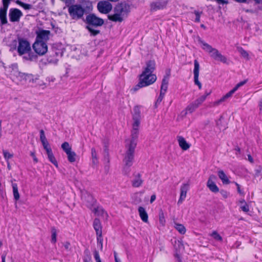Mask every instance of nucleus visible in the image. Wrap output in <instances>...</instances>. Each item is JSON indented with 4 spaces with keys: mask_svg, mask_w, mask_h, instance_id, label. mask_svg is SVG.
I'll use <instances>...</instances> for the list:
<instances>
[{
    "mask_svg": "<svg viewBox=\"0 0 262 262\" xmlns=\"http://www.w3.org/2000/svg\"><path fill=\"white\" fill-rule=\"evenodd\" d=\"M169 81V76H164L162 79V84L161 86L160 92L165 94L168 88V84Z\"/></svg>",
    "mask_w": 262,
    "mask_h": 262,
    "instance_id": "23",
    "label": "nucleus"
},
{
    "mask_svg": "<svg viewBox=\"0 0 262 262\" xmlns=\"http://www.w3.org/2000/svg\"><path fill=\"white\" fill-rule=\"evenodd\" d=\"M91 155L93 159V162L95 164L97 162L96 151L94 148L91 149Z\"/></svg>",
    "mask_w": 262,
    "mask_h": 262,
    "instance_id": "41",
    "label": "nucleus"
},
{
    "mask_svg": "<svg viewBox=\"0 0 262 262\" xmlns=\"http://www.w3.org/2000/svg\"><path fill=\"white\" fill-rule=\"evenodd\" d=\"M10 1L11 0H3V7L1 8L8 10Z\"/></svg>",
    "mask_w": 262,
    "mask_h": 262,
    "instance_id": "50",
    "label": "nucleus"
},
{
    "mask_svg": "<svg viewBox=\"0 0 262 262\" xmlns=\"http://www.w3.org/2000/svg\"><path fill=\"white\" fill-rule=\"evenodd\" d=\"M199 42L201 44L203 49L207 52L213 59L224 63L227 62V58L217 49L212 48L210 45L201 40H199Z\"/></svg>",
    "mask_w": 262,
    "mask_h": 262,
    "instance_id": "4",
    "label": "nucleus"
},
{
    "mask_svg": "<svg viewBox=\"0 0 262 262\" xmlns=\"http://www.w3.org/2000/svg\"><path fill=\"white\" fill-rule=\"evenodd\" d=\"M139 134V129L133 128L131 132V139L128 140L126 141V143H127L128 145H132V144H135V146L137 145V140Z\"/></svg>",
    "mask_w": 262,
    "mask_h": 262,
    "instance_id": "17",
    "label": "nucleus"
},
{
    "mask_svg": "<svg viewBox=\"0 0 262 262\" xmlns=\"http://www.w3.org/2000/svg\"><path fill=\"white\" fill-rule=\"evenodd\" d=\"M93 227L96 231L97 236H102V226L100 220L95 219L93 222Z\"/></svg>",
    "mask_w": 262,
    "mask_h": 262,
    "instance_id": "19",
    "label": "nucleus"
},
{
    "mask_svg": "<svg viewBox=\"0 0 262 262\" xmlns=\"http://www.w3.org/2000/svg\"><path fill=\"white\" fill-rule=\"evenodd\" d=\"M194 14L195 15V21L200 22L201 13L198 11H195Z\"/></svg>",
    "mask_w": 262,
    "mask_h": 262,
    "instance_id": "52",
    "label": "nucleus"
},
{
    "mask_svg": "<svg viewBox=\"0 0 262 262\" xmlns=\"http://www.w3.org/2000/svg\"><path fill=\"white\" fill-rule=\"evenodd\" d=\"M248 160H249L251 163H253V158H252V157H251V156L250 155H248Z\"/></svg>",
    "mask_w": 262,
    "mask_h": 262,
    "instance_id": "60",
    "label": "nucleus"
},
{
    "mask_svg": "<svg viewBox=\"0 0 262 262\" xmlns=\"http://www.w3.org/2000/svg\"><path fill=\"white\" fill-rule=\"evenodd\" d=\"M189 189L188 184H183L180 188V196L178 201V204H181L186 197V194Z\"/></svg>",
    "mask_w": 262,
    "mask_h": 262,
    "instance_id": "16",
    "label": "nucleus"
},
{
    "mask_svg": "<svg viewBox=\"0 0 262 262\" xmlns=\"http://www.w3.org/2000/svg\"><path fill=\"white\" fill-rule=\"evenodd\" d=\"M61 148L66 154H68L69 152L72 151L71 147L67 142H64L62 144Z\"/></svg>",
    "mask_w": 262,
    "mask_h": 262,
    "instance_id": "36",
    "label": "nucleus"
},
{
    "mask_svg": "<svg viewBox=\"0 0 262 262\" xmlns=\"http://www.w3.org/2000/svg\"><path fill=\"white\" fill-rule=\"evenodd\" d=\"M3 155L5 159V160H7V161H8V160L12 158L13 157V155L12 154L10 153L7 150H4L3 151Z\"/></svg>",
    "mask_w": 262,
    "mask_h": 262,
    "instance_id": "42",
    "label": "nucleus"
},
{
    "mask_svg": "<svg viewBox=\"0 0 262 262\" xmlns=\"http://www.w3.org/2000/svg\"><path fill=\"white\" fill-rule=\"evenodd\" d=\"M31 156L33 157V160L35 162V163H37L38 162V159H37V158L36 157L35 155V153L33 152H31Z\"/></svg>",
    "mask_w": 262,
    "mask_h": 262,
    "instance_id": "56",
    "label": "nucleus"
},
{
    "mask_svg": "<svg viewBox=\"0 0 262 262\" xmlns=\"http://www.w3.org/2000/svg\"><path fill=\"white\" fill-rule=\"evenodd\" d=\"M97 8L100 12L107 14L112 9V5L108 1H100L97 4Z\"/></svg>",
    "mask_w": 262,
    "mask_h": 262,
    "instance_id": "11",
    "label": "nucleus"
},
{
    "mask_svg": "<svg viewBox=\"0 0 262 262\" xmlns=\"http://www.w3.org/2000/svg\"><path fill=\"white\" fill-rule=\"evenodd\" d=\"M6 255L3 254L2 256V262H5V258H6Z\"/></svg>",
    "mask_w": 262,
    "mask_h": 262,
    "instance_id": "61",
    "label": "nucleus"
},
{
    "mask_svg": "<svg viewBox=\"0 0 262 262\" xmlns=\"http://www.w3.org/2000/svg\"><path fill=\"white\" fill-rule=\"evenodd\" d=\"M134 123L133 124V128L139 129V125L140 124V119H133Z\"/></svg>",
    "mask_w": 262,
    "mask_h": 262,
    "instance_id": "46",
    "label": "nucleus"
},
{
    "mask_svg": "<svg viewBox=\"0 0 262 262\" xmlns=\"http://www.w3.org/2000/svg\"><path fill=\"white\" fill-rule=\"evenodd\" d=\"M236 185L237 186V187L238 192L241 194H243V192H242V191L240 189L239 185L236 183Z\"/></svg>",
    "mask_w": 262,
    "mask_h": 262,
    "instance_id": "59",
    "label": "nucleus"
},
{
    "mask_svg": "<svg viewBox=\"0 0 262 262\" xmlns=\"http://www.w3.org/2000/svg\"><path fill=\"white\" fill-rule=\"evenodd\" d=\"M164 95H165V94L160 92V95L157 100V101L156 103V104L157 103H160L162 101V100L164 98Z\"/></svg>",
    "mask_w": 262,
    "mask_h": 262,
    "instance_id": "51",
    "label": "nucleus"
},
{
    "mask_svg": "<svg viewBox=\"0 0 262 262\" xmlns=\"http://www.w3.org/2000/svg\"><path fill=\"white\" fill-rule=\"evenodd\" d=\"M211 92L210 91L209 92H205V94L203 95V96H206V98L207 97V96H208V95H209L210 94H211Z\"/></svg>",
    "mask_w": 262,
    "mask_h": 262,
    "instance_id": "63",
    "label": "nucleus"
},
{
    "mask_svg": "<svg viewBox=\"0 0 262 262\" xmlns=\"http://www.w3.org/2000/svg\"><path fill=\"white\" fill-rule=\"evenodd\" d=\"M257 4H262V0H254Z\"/></svg>",
    "mask_w": 262,
    "mask_h": 262,
    "instance_id": "64",
    "label": "nucleus"
},
{
    "mask_svg": "<svg viewBox=\"0 0 262 262\" xmlns=\"http://www.w3.org/2000/svg\"><path fill=\"white\" fill-rule=\"evenodd\" d=\"M16 3L21 7H23L25 10H30L32 8V6L30 4H25L19 0H17Z\"/></svg>",
    "mask_w": 262,
    "mask_h": 262,
    "instance_id": "37",
    "label": "nucleus"
},
{
    "mask_svg": "<svg viewBox=\"0 0 262 262\" xmlns=\"http://www.w3.org/2000/svg\"><path fill=\"white\" fill-rule=\"evenodd\" d=\"M48 155V157L50 161L53 163L56 167H58V163L57 161L56 160L55 158L54 157L52 151L47 153Z\"/></svg>",
    "mask_w": 262,
    "mask_h": 262,
    "instance_id": "34",
    "label": "nucleus"
},
{
    "mask_svg": "<svg viewBox=\"0 0 262 262\" xmlns=\"http://www.w3.org/2000/svg\"><path fill=\"white\" fill-rule=\"evenodd\" d=\"M134 113L133 114V119H141V112L140 107L136 106L134 108Z\"/></svg>",
    "mask_w": 262,
    "mask_h": 262,
    "instance_id": "32",
    "label": "nucleus"
},
{
    "mask_svg": "<svg viewBox=\"0 0 262 262\" xmlns=\"http://www.w3.org/2000/svg\"><path fill=\"white\" fill-rule=\"evenodd\" d=\"M155 68L156 63L154 61L149 60L146 62V67L140 75L139 82L134 88L135 91L138 90L139 88L152 84L156 81L157 76L153 74Z\"/></svg>",
    "mask_w": 262,
    "mask_h": 262,
    "instance_id": "1",
    "label": "nucleus"
},
{
    "mask_svg": "<svg viewBox=\"0 0 262 262\" xmlns=\"http://www.w3.org/2000/svg\"><path fill=\"white\" fill-rule=\"evenodd\" d=\"M178 141L180 147L184 150H186L190 147V144L182 136L178 137Z\"/></svg>",
    "mask_w": 262,
    "mask_h": 262,
    "instance_id": "21",
    "label": "nucleus"
},
{
    "mask_svg": "<svg viewBox=\"0 0 262 262\" xmlns=\"http://www.w3.org/2000/svg\"><path fill=\"white\" fill-rule=\"evenodd\" d=\"M23 15V13L18 9L11 8L9 10V17L11 22H18Z\"/></svg>",
    "mask_w": 262,
    "mask_h": 262,
    "instance_id": "10",
    "label": "nucleus"
},
{
    "mask_svg": "<svg viewBox=\"0 0 262 262\" xmlns=\"http://www.w3.org/2000/svg\"><path fill=\"white\" fill-rule=\"evenodd\" d=\"M239 203L241 204L240 208L243 211L247 212L249 211V206L244 199L239 200Z\"/></svg>",
    "mask_w": 262,
    "mask_h": 262,
    "instance_id": "33",
    "label": "nucleus"
},
{
    "mask_svg": "<svg viewBox=\"0 0 262 262\" xmlns=\"http://www.w3.org/2000/svg\"><path fill=\"white\" fill-rule=\"evenodd\" d=\"M210 236H211L216 241H222V237L216 231H213L210 234Z\"/></svg>",
    "mask_w": 262,
    "mask_h": 262,
    "instance_id": "40",
    "label": "nucleus"
},
{
    "mask_svg": "<svg viewBox=\"0 0 262 262\" xmlns=\"http://www.w3.org/2000/svg\"><path fill=\"white\" fill-rule=\"evenodd\" d=\"M39 133L40 140L41 141V143L48 142L44 131L42 129H41L39 132Z\"/></svg>",
    "mask_w": 262,
    "mask_h": 262,
    "instance_id": "43",
    "label": "nucleus"
},
{
    "mask_svg": "<svg viewBox=\"0 0 262 262\" xmlns=\"http://www.w3.org/2000/svg\"><path fill=\"white\" fill-rule=\"evenodd\" d=\"M49 62L50 63H56L57 61L56 60H52L48 59Z\"/></svg>",
    "mask_w": 262,
    "mask_h": 262,
    "instance_id": "62",
    "label": "nucleus"
},
{
    "mask_svg": "<svg viewBox=\"0 0 262 262\" xmlns=\"http://www.w3.org/2000/svg\"><path fill=\"white\" fill-rule=\"evenodd\" d=\"M132 165H126L124 163V165L123 168V172L125 175H128L130 172V167Z\"/></svg>",
    "mask_w": 262,
    "mask_h": 262,
    "instance_id": "45",
    "label": "nucleus"
},
{
    "mask_svg": "<svg viewBox=\"0 0 262 262\" xmlns=\"http://www.w3.org/2000/svg\"><path fill=\"white\" fill-rule=\"evenodd\" d=\"M18 42L17 50L19 55H26L24 56V58L26 60L34 61L37 60V56L33 53H30L31 48L28 40L23 38H18Z\"/></svg>",
    "mask_w": 262,
    "mask_h": 262,
    "instance_id": "2",
    "label": "nucleus"
},
{
    "mask_svg": "<svg viewBox=\"0 0 262 262\" xmlns=\"http://www.w3.org/2000/svg\"><path fill=\"white\" fill-rule=\"evenodd\" d=\"M7 10L0 8V20L1 25H5L8 23L7 19Z\"/></svg>",
    "mask_w": 262,
    "mask_h": 262,
    "instance_id": "26",
    "label": "nucleus"
},
{
    "mask_svg": "<svg viewBox=\"0 0 262 262\" xmlns=\"http://www.w3.org/2000/svg\"><path fill=\"white\" fill-rule=\"evenodd\" d=\"M218 176L220 179L222 180L223 184H228L230 183L227 176L223 170L219 171Z\"/></svg>",
    "mask_w": 262,
    "mask_h": 262,
    "instance_id": "28",
    "label": "nucleus"
},
{
    "mask_svg": "<svg viewBox=\"0 0 262 262\" xmlns=\"http://www.w3.org/2000/svg\"><path fill=\"white\" fill-rule=\"evenodd\" d=\"M85 10L79 4L72 5L68 7V12L73 19L78 20L82 17Z\"/></svg>",
    "mask_w": 262,
    "mask_h": 262,
    "instance_id": "6",
    "label": "nucleus"
},
{
    "mask_svg": "<svg viewBox=\"0 0 262 262\" xmlns=\"http://www.w3.org/2000/svg\"><path fill=\"white\" fill-rule=\"evenodd\" d=\"M94 256L96 261L100 260L99 254L97 250H95L94 252Z\"/></svg>",
    "mask_w": 262,
    "mask_h": 262,
    "instance_id": "54",
    "label": "nucleus"
},
{
    "mask_svg": "<svg viewBox=\"0 0 262 262\" xmlns=\"http://www.w3.org/2000/svg\"><path fill=\"white\" fill-rule=\"evenodd\" d=\"M86 23L88 25L86 28L93 35H96L99 33V31L93 29L92 27L101 26L104 24V21L102 18L97 17L94 14H90L86 17Z\"/></svg>",
    "mask_w": 262,
    "mask_h": 262,
    "instance_id": "5",
    "label": "nucleus"
},
{
    "mask_svg": "<svg viewBox=\"0 0 262 262\" xmlns=\"http://www.w3.org/2000/svg\"><path fill=\"white\" fill-rule=\"evenodd\" d=\"M138 212L139 216L141 217L142 221L145 223H147L148 216L145 209L142 207H139L138 208Z\"/></svg>",
    "mask_w": 262,
    "mask_h": 262,
    "instance_id": "25",
    "label": "nucleus"
},
{
    "mask_svg": "<svg viewBox=\"0 0 262 262\" xmlns=\"http://www.w3.org/2000/svg\"><path fill=\"white\" fill-rule=\"evenodd\" d=\"M136 147V146H135V144L129 145H128L127 143H126V152L123 159L124 163H125L126 165H132Z\"/></svg>",
    "mask_w": 262,
    "mask_h": 262,
    "instance_id": "7",
    "label": "nucleus"
},
{
    "mask_svg": "<svg viewBox=\"0 0 262 262\" xmlns=\"http://www.w3.org/2000/svg\"><path fill=\"white\" fill-rule=\"evenodd\" d=\"M198 106L193 102H192L190 104H189L187 107L186 108L185 111L186 114L189 113H192L197 108Z\"/></svg>",
    "mask_w": 262,
    "mask_h": 262,
    "instance_id": "31",
    "label": "nucleus"
},
{
    "mask_svg": "<svg viewBox=\"0 0 262 262\" xmlns=\"http://www.w3.org/2000/svg\"><path fill=\"white\" fill-rule=\"evenodd\" d=\"M206 100V96H201L193 102L199 107Z\"/></svg>",
    "mask_w": 262,
    "mask_h": 262,
    "instance_id": "39",
    "label": "nucleus"
},
{
    "mask_svg": "<svg viewBox=\"0 0 262 262\" xmlns=\"http://www.w3.org/2000/svg\"><path fill=\"white\" fill-rule=\"evenodd\" d=\"M42 144L47 153L52 151V149L49 145L48 141L47 142L42 143Z\"/></svg>",
    "mask_w": 262,
    "mask_h": 262,
    "instance_id": "48",
    "label": "nucleus"
},
{
    "mask_svg": "<svg viewBox=\"0 0 262 262\" xmlns=\"http://www.w3.org/2000/svg\"><path fill=\"white\" fill-rule=\"evenodd\" d=\"M221 193L224 198H227L229 196V192L225 190H221Z\"/></svg>",
    "mask_w": 262,
    "mask_h": 262,
    "instance_id": "53",
    "label": "nucleus"
},
{
    "mask_svg": "<svg viewBox=\"0 0 262 262\" xmlns=\"http://www.w3.org/2000/svg\"><path fill=\"white\" fill-rule=\"evenodd\" d=\"M97 245L99 247L101 250L103 249V238L101 236H97Z\"/></svg>",
    "mask_w": 262,
    "mask_h": 262,
    "instance_id": "47",
    "label": "nucleus"
},
{
    "mask_svg": "<svg viewBox=\"0 0 262 262\" xmlns=\"http://www.w3.org/2000/svg\"><path fill=\"white\" fill-rule=\"evenodd\" d=\"M63 246H64V247L65 248V249L66 250H69L70 246V244L69 242L64 243V244H63Z\"/></svg>",
    "mask_w": 262,
    "mask_h": 262,
    "instance_id": "55",
    "label": "nucleus"
},
{
    "mask_svg": "<svg viewBox=\"0 0 262 262\" xmlns=\"http://www.w3.org/2000/svg\"><path fill=\"white\" fill-rule=\"evenodd\" d=\"M35 52L39 55H44L48 51V46L46 42L36 40L33 45Z\"/></svg>",
    "mask_w": 262,
    "mask_h": 262,
    "instance_id": "8",
    "label": "nucleus"
},
{
    "mask_svg": "<svg viewBox=\"0 0 262 262\" xmlns=\"http://www.w3.org/2000/svg\"><path fill=\"white\" fill-rule=\"evenodd\" d=\"M237 50L240 54V55L242 56V57H243L246 60H249L250 59L249 53H248L247 51L245 50L242 47H237Z\"/></svg>",
    "mask_w": 262,
    "mask_h": 262,
    "instance_id": "29",
    "label": "nucleus"
},
{
    "mask_svg": "<svg viewBox=\"0 0 262 262\" xmlns=\"http://www.w3.org/2000/svg\"><path fill=\"white\" fill-rule=\"evenodd\" d=\"M12 186L13 188V193L14 198L16 201L19 199L20 196L18 190L17 185L16 183H12Z\"/></svg>",
    "mask_w": 262,
    "mask_h": 262,
    "instance_id": "30",
    "label": "nucleus"
},
{
    "mask_svg": "<svg viewBox=\"0 0 262 262\" xmlns=\"http://www.w3.org/2000/svg\"><path fill=\"white\" fill-rule=\"evenodd\" d=\"M10 68L11 69L10 72L11 77L13 81H15V77L17 74H19L18 66L17 64H13L11 65Z\"/></svg>",
    "mask_w": 262,
    "mask_h": 262,
    "instance_id": "27",
    "label": "nucleus"
},
{
    "mask_svg": "<svg viewBox=\"0 0 262 262\" xmlns=\"http://www.w3.org/2000/svg\"><path fill=\"white\" fill-rule=\"evenodd\" d=\"M93 211L96 215L101 216L105 219H107L108 216L107 212L101 207H95Z\"/></svg>",
    "mask_w": 262,
    "mask_h": 262,
    "instance_id": "22",
    "label": "nucleus"
},
{
    "mask_svg": "<svg viewBox=\"0 0 262 262\" xmlns=\"http://www.w3.org/2000/svg\"><path fill=\"white\" fill-rule=\"evenodd\" d=\"M32 76V75L26 74L19 71V74H17L15 77V81H21L23 80H27L31 79Z\"/></svg>",
    "mask_w": 262,
    "mask_h": 262,
    "instance_id": "24",
    "label": "nucleus"
},
{
    "mask_svg": "<svg viewBox=\"0 0 262 262\" xmlns=\"http://www.w3.org/2000/svg\"><path fill=\"white\" fill-rule=\"evenodd\" d=\"M199 71H200L199 63L197 60H195L194 61V70H193L194 82L195 84H196L198 86L199 89H201L202 84H201V83L199 80Z\"/></svg>",
    "mask_w": 262,
    "mask_h": 262,
    "instance_id": "13",
    "label": "nucleus"
},
{
    "mask_svg": "<svg viewBox=\"0 0 262 262\" xmlns=\"http://www.w3.org/2000/svg\"><path fill=\"white\" fill-rule=\"evenodd\" d=\"M258 106L260 113H262V98L260 100L259 102Z\"/></svg>",
    "mask_w": 262,
    "mask_h": 262,
    "instance_id": "57",
    "label": "nucleus"
},
{
    "mask_svg": "<svg viewBox=\"0 0 262 262\" xmlns=\"http://www.w3.org/2000/svg\"><path fill=\"white\" fill-rule=\"evenodd\" d=\"M68 156V159L69 162H74L76 161V154L73 151H70L67 154Z\"/></svg>",
    "mask_w": 262,
    "mask_h": 262,
    "instance_id": "35",
    "label": "nucleus"
},
{
    "mask_svg": "<svg viewBox=\"0 0 262 262\" xmlns=\"http://www.w3.org/2000/svg\"><path fill=\"white\" fill-rule=\"evenodd\" d=\"M37 37L36 40L44 41L46 42L49 38L50 31L41 30L36 32Z\"/></svg>",
    "mask_w": 262,
    "mask_h": 262,
    "instance_id": "14",
    "label": "nucleus"
},
{
    "mask_svg": "<svg viewBox=\"0 0 262 262\" xmlns=\"http://www.w3.org/2000/svg\"><path fill=\"white\" fill-rule=\"evenodd\" d=\"M156 199V196L155 194H152L151 196V198H150V203H152L154 201H155Z\"/></svg>",
    "mask_w": 262,
    "mask_h": 262,
    "instance_id": "58",
    "label": "nucleus"
},
{
    "mask_svg": "<svg viewBox=\"0 0 262 262\" xmlns=\"http://www.w3.org/2000/svg\"><path fill=\"white\" fill-rule=\"evenodd\" d=\"M216 179V177L214 175H211L207 181V186L209 190L213 192H217L219 191V189L214 183V180Z\"/></svg>",
    "mask_w": 262,
    "mask_h": 262,
    "instance_id": "15",
    "label": "nucleus"
},
{
    "mask_svg": "<svg viewBox=\"0 0 262 262\" xmlns=\"http://www.w3.org/2000/svg\"><path fill=\"white\" fill-rule=\"evenodd\" d=\"M175 228L181 233L184 234L186 232L185 227L182 224H175Z\"/></svg>",
    "mask_w": 262,
    "mask_h": 262,
    "instance_id": "38",
    "label": "nucleus"
},
{
    "mask_svg": "<svg viewBox=\"0 0 262 262\" xmlns=\"http://www.w3.org/2000/svg\"><path fill=\"white\" fill-rule=\"evenodd\" d=\"M246 83V81L245 80V81H241L240 82H239L238 83H237L236 86L232 90H231L233 93H235V92L237 90V89L241 86H243V85H244L245 83Z\"/></svg>",
    "mask_w": 262,
    "mask_h": 262,
    "instance_id": "49",
    "label": "nucleus"
},
{
    "mask_svg": "<svg viewBox=\"0 0 262 262\" xmlns=\"http://www.w3.org/2000/svg\"><path fill=\"white\" fill-rule=\"evenodd\" d=\"M233 94L234 93L231 91H230V92L227 93L226 95L223 96L219 100L214 101L213 103V104H212L213 106H217L219 105L222 103L226 101L228 98H230Z\"/></svg>",
    "mask_w": 262,
    "mask_h": 262,
    "instance_id": "20",
    "label": "nucleus"
},
{
    "mask_svg": "<svg viewBox=\"0 0 262 262\" xmlns=\"http://www.w3.org/2000/svg\"><path fill=\"white\" fill-rule=\"evenodd\" d=\"M131 183L132 186L134 187H139L141 186L143 183L141 175L139 173L134 174Z\"/></svg>",
    "mask_w": 262,
    "mask_h": 262,
    "instance_id": "18",
    "label": "nucleus"
},
{
    "mask_svg": "<svg viewBox=\"0 0 262 262\" xmlns=\"http://www.w3.org/2000/svg\"><path fill=\"white\" fill-rule=\"evenodd\" d=\"M52 232V238L51 242L53 243H55L56 242V230L54 228H52L51 230Z\"/></svg>",
    "mask_w": 262,
    "mask_h": 262,
    "instance_id": "44",
    "label": "nucleus"
},
{
    "mask_svg": "<svg viewBox=\"0 0 262 262\" xmlns=\"http://www.w3.org/2000/svg\"><path fill=\"white\" fill-rule=\"evenodd\" d=\"M114 14L108 16V18L115 22H121L127 17L129 12V6L125 3H121L116 6Z\"/></svg>",
    "mask_w": 262,
    "mask_h": 262,
    "instance_id": "3",
    "label": "nucleus"
},
{
    "mask_svg": "<svg viewBox=\"0 0 262 262\" xmlns=\"http://www.w3.org/2000/svg\"><path fill=\"white\" fill-rule=\"evenodd\" d=\"M167 4L166 0H157L150 4V8L152 11H157L165 8Z\"/></svg>",
    "mask_w": 262,
    "mask_h": 262,
    "instance_id": "12",
    "label": "nucleus"
},
{
    "mask_svg": "<svg viewBox=\"0 0 262 262\" xmlns=\"http://www.w3.org/2000/svg\"><path fill=\"white\" fill-rule=\"evenodd\" d=\"M81 199L85 205L91 209L94 206L96 203V200L93 196L87 191L82 192Z\"/></svg>",
    "mask_w": 262,
    "mask_h": 262,
    "instance_id": "9",
    "label": "nucleus"
}]
</instances>
